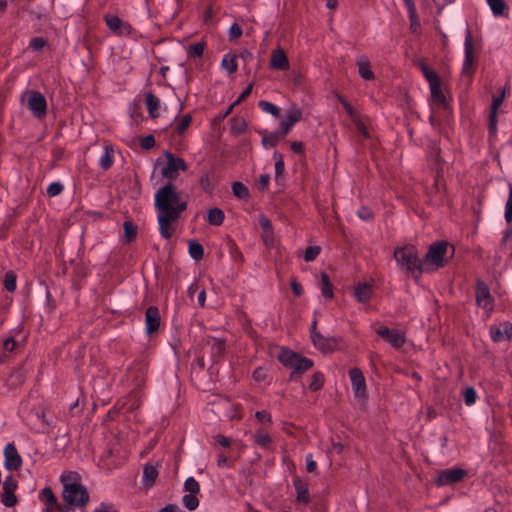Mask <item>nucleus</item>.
Returning a JSON list of instances; mask_svg holds the SVG:
<instances>
[{
	"label": "nucleus",
	"instance_id": "nucleus-1",
	"mask_svg": "<svg viewBox=\"0 0 512 512\" xmlns=\"http://www.w3.org/2000/svg\"><path fill=\"white\" fill-rule=\"evenodd\" d=\"M154 205L160 234L169 239L175 231L174 224L187 208V200L174 184L168 182L155 193Z\"/></svg>",
	"mask_w": 512,
	"mask_h": 512
},
{
	"label": "nucleus",
	"instance_id": "nucleus-2",
	"mask_svg": "<svg viewBox=\"0 0 512 512\" xmlns=\"http://www.w3.org/2000/svg\"><path fill=\"white\" fill-rule=\"evenodd\" d=\"M393 255L401 269L412 275L422 273L421 262L414 246L397 247Z\"/></svg>",
	"mask_w": 512,
	"mask_h": 512
},
{
	"label": "nucleus",
	"instance_id": "nucleus-3",
	"mask_svg": "<svg viewBox=\"0 0 512 512\" xmlns=\"http://www.w3.org/2000/svg\"><path fill=\"white\" fill-rule=\"evenodd\" d=\"M279 361L284 365L291 369L293 372L291 377L293 378L296 374H301L302 372L310 369L313 366V361L309 358L302 357L299 354L284 349L278 355Z\"/></svg>",
	"mask_w": 512,
	"mask_h": 512
},
{
	"label": "nucleus",
	"instance_id": "nucleus-4",
	"mask_svg": "<svg viewBox=\"0 0 512 512\" xmlns=\"http://www.w3.org/2000/svg\"><path fill=\"white\" fill-rule=\"evenodd\" d=\"M64 500L72 506L83 507L89 502L87 489L80 483H65L63 489Z\"/></svg>",
	"mask_w": 512,
	"mask_h": 512
},
{
	"label": "nucleus",
	"instance_id": "nucleus-5",
	"mask_svg": "<svg viewBox=\"0 0 512 512\" xmlns=\"http://www.w3.org/2000/svg\"><path fill=\"white\" fill-rule=\"evenodd\" d=\"M166 164L161 169V175L170 182L177 178L179 171H186L187 164L184 159L175 157L171 152L164 153Z\"/></svg>",
	"mask_w": 512,
	"mask_h": 512
},
{
	"label": "nucleus",
	"instance_id": "nucleus-6",
	"mask_svg": "<svg viewBox=\"0 0 512 512\" xmlns=\"http://www.w3.org/2000/svg\"><path fill=\"white\" fill-rule=\"evenodd\" d=\"M25 96L27 97V107L31 113L38 119L45 117L47 102L44 95L38 91H28Z\"/></svg>",
	"mask_w": 512,
	"mask_h": 512
},
{
	"label": "nucleus",
	"instance_id": "nucleus-7",
	"mask_svg": "<svg viewBox=\"0 0 512 512\" xmlns=\"http://www.w3.org/2000/svg\"><path fill=\"white\" fill-rule=\"evenodd\" d=\"M376 333L395 349H400L406 342L405 334L397 329L381 326L376 330Z\"/></svg>",
	"mask_w": 512,
	"mask_h": 512
},
{
	"label": "nucleus",
	"instance_id": "nucleus-8",
	"mask_svg": "<svg viewBox=\"0 0 512 512\" xmlns=\"http://www.w3.org/2000/svg\"><path fill=\"white\" fill-rule=\"evenodd\" d=\"M464 49L465 57L462 66V74L471 77L473 74L474 47L471 31L469 29H467L465 33Z\"/></svg>",
	"mask_w": 512,
	"mask_h": 512
},
{
	"label": "nucleus",
	"instance_id": "nucleus-9",
	"mask_svg": "<svg viewBox=\"0 0 512 512\" xmlns=\"http://www.w3.org/2000/svg\"><path fill=\"white\" fill-rule=\"evenodd\" d=\"M475 293L477 305L487 311H492L493 298L488 286L483 281H477Z\"/></svg>",
	"mask_w": 512,
	"mask_h": 512
},
{
	"label": "nucleus",
	"instance_id": "nucleus-10",
	"mask_svg": "<svg viewBox=\"0 0 512 512\" xmlns=\"http://www.w3.org/2000/svg\"><path fill=\"white\" fill-rule=\"evenodd\" d=\"M467 472L462 468L445 469L437 477L438 485H450L461 481Z\"/></svg>",
	"mask_w": 512,
	"mask_h": 512
},
{
	"label": "nucleus",
	"instance_id": "nucleus-11",
	"mask_svg": "<svg viewBox=\"0 0 512 512\" xmlns=\"http://www.w3.org/2000/svg\"><path fill=\"white\" fill-rule=\"evenodd\" d=\"M352 389L355 397L363 398L366 396V384L362 371L359 368H352L349 371Z\"/></svg>",
	"mask_w": 512,
	"mask_h": 512
},
{
	"label": "nucleus",
	"instance_id": "nucleus-12",
	"mask_svg": "<svg viewBox=\"0 0 512 512\" xmlns=\"http://www.w3.org/2000/svg\"><path fill=\"white\" fill-rule=\"evenodd\" d=\"M17 489V481L13 477H7L3 482L2 503L6 507H13L17 503L15 490Z\"/></svg>",
	"mask_w": 512,
	"mask_h": 512
},
{
	"label": "nucleus",
	"instance_id": "nucleus-13",
	"mask_svg": "<svg viewBox=\"0 0 512 512\" xmlns=\"http://www.w3.org/2000/svg\"><path fill=\"white\" fill-rule=\"evenodd\" d=\"M447 250V243L446 242H436L433 243L426 256L425 260L428 262H431L437 266L443 265V257Z\"/></svg>",
	"mask_w": 512,
	"mask_h": 512
},
{
	"label": "nucleus",
	"instance_id": "nucleus-14",
	"mask_svg": "<svg viewBox=\"0 0 512 512\" xmlns=\"http://www.w3.org/2000/svg\"><path fill=\"white\" fill-rule=\"evenodd\" d=\"M490 336L494 342L509 340L512 337V324L510 322H503L499 325H492L490 327Z\"/></svg>",
	"mask_w": 512,
	"mask_h": 512
},
{
	"label": "nucleus",
	"instance_id": "nucleus-15",
	"mask_svg": "<svg viewBox=\"0 0 512 512\" xmlns=\"http://www.w3.org/2000/svg\"><path fill=\"white\" fill-rule=\"evenodd\" d=\"M5 467L8 470H17L22 465V458L14 444L9 443L4 449Z\"/></svg>",
	"mask_w": 512,
	"mask_h": 512
},
{
	"label": "nucleus",
	"instance_id": "nucleus-16",
	"mask_svg": "<svg viewBox=\"0 0 512 512\" xmlns=\"http://www.w3.org/2000/svg\"><path fill=\"white\" fill-rule=\"evenodd\" d=\"M312 342L314 346L323 353L333 351L338 344V340L336 338H325L319 332H313Z\"/></svg>",
	"mask_w": 512,
	"mask_h": 512
},
{
	"label": "nucleus",
	"instance_id": "nucleus-17",
	"mask_svg": "<svg viewBox=\"0 0 512 512\" xmlns=\"http://www.w3.org/2000/svg\"><path fill=\"white\" fill-rule=\"evenodd\" d=\"M302 118V111L297 106H292L289 110L286 112V118L281 122L280 130L282 133L287 135V133L290 131L292 126L299 122Z\"/></svg>",
	"mask_w": 512,
	"mask_h": 512
},
{
	"label": "nucleus",
	"instance_id": "nucleus-18",
	"mask_svg": "<svg viewBox=\"0 0 512 512\" xmlns=\"http://www.w3.org/2000/svg\"><path fill=\"white\" fill-rule=\"evenodd\" d=\"M145 326L147 334H152L159 329L160 312L157 307L150 306L145 313Z\"/></svg>",
	"mask_w": 512,
	"mask_h": 512
},
{
	"label": "nucleus",
	"instance_id": "nucleus-19",
	"mask_svg": "<svg viewBox=\"0 0 512 512\" xmlns=\"http://www.w3.org/2000/svg\"><path fill=\"white\" fill-rule=\"evenodd\" d=\"M259 225L262 229V240L267 247L274 245V231L271 221L263 214L259 215Z\"/></svg>",
	"mask_w": 512,
	"mask_h": 512
},
{
	"label": "nucleus",
	"instance_id": "nucleus-20",
	"mask_svg": "<svg viewBox=\"0 0 512 512\" xmlns=\"http://www.w3.org/2000/svg\"><path fill=\"white\" fill-rule=\"evenodd\" d=\"M105 21L111 31L119 35L129 34L131 27L115 15H106Z\"/></svg>",
	"mask_w": 512,
	"mask_h": 512
},
{
	"label": "nucleus",
	"instance_id": "nucleus-21",
	"mask_svg": "<svg viewBox=\"0 0 512 512\" xmlns=\"http://www.w3.org/2000/svg\"><path fill=\"white\" fill-rule=\"evenodd\" d=\"M270 67L276 70H287L289 68V61L283 49L278 48L272 51Z\"/></svg>",
	"mask_w": 512,
	"mask_h": 512
},
{
	"label": "nucleus",
	"instance_id": "nucleus-22",
	"mask_svg": "<svg viewBox=\"0 0 512 512\" xmlns=\"http://www.w3.org/2000/svg\"><path fill=\"white\" fill-rule=\"evenodd\" d=\"M206 346L210 348L211 358L214 363L223 356L225 351V341L223 339L208 338Z\"/></svg>",
	"mask_w": 512,
	"mask_h": 512
},
{
	"label": "nucleus",
	"instance_id": "nucleus-23",
	"mask_svg": "<svg viewBox=\"0 0 512 512\" xmlns=\"http://www.w3.org/2000/svg\"><path fill=\"white\" fill-rule=\"evenodd\" d=\"M358 73L364 80H373L375 75L371 70V64L367 56L359 55L356 58Z\"/></svg>",
	"mask_w": 512,
	"mask_h": 512
},
{
	"label": "nucleus",
	"instance_id": "nucleus-24",
	"mask_svg": "<svg viewBox=\"0 0 512 512\" xmlns=\"http://www.w3.org/2000/svg\"><path fill=\"white\" fill-rule=\"evenodd\" d=\"M431 91V99L436 105L447 108V98L441 88V80L429 85Z\"/></svg>",
	"mask_w": 512,
	"mask_h": 512
},
{
	"label": "nucleus",
	"instance_id": "nucleus-25",
	"mask_svg": "<svg viewBox=\"0 0 512 512\" xmlns=\"http://www.w3.org/2000/svg\"><path fill=\"white\" fill-rule=\"evenodd\" d=\"M372 295V287L370 284L364 282L359 283L354 290V297L361 303H366Z\"/></svg>",
	"mask_w": 512,
	"mask_h": 512
},
{
	"label": "nucleus",
	"instance_id": "nucleus-26",
	"mask_svg": "<svg viewBox=\"0 0 512 512\" xmlns=\"http://www.w3.org/2000/svg\"><path fill=\"white\" fill-rule=\"evenodd\" d=\"M253 440L254 442L256 443V445H258L259 447L263 448V449H271V445H272V438L271 436L266 433L264 430L262 429H259L255 432V434L253 435Z\"/></svg>",
	"mask_w": 512,
	"mask_h": 512
},
{
	"label": "nucleus",
	"instance_id": "nucleus-27",
	"mask_svg": "<svg viewBox=\"0 0 512 512\" xmlns=\"http://www.w3.org/2000/svg\"><path fill=\"white\" fill-rule=\"evenodd\" d=\"M145 103H146V107H147L149 116L151 118H156L158 116L157 111L160 106L159 98L151 92L147 93L145 95Z\"/></svg>",
	"mask_w": 512,
	"mask_h": 512
},
{
	"label": "nucleus",
	"instance_id": "nucleus-28",
	"mask_svg": "<svg viewBox=\"0 0 512 512\" xmlns=\"http://www.w3.org/2000/svg\"><path fill=\"white\" fill-rule=\"evenodd\" d=\"M417 66L421 70L423 76L425 77L429 85L440 80L438 74L433 69H431L423 60H418Z\"/></svg>",
	"mask_w": 512,
	"mask_h": 512
},
{
	"label": "nucleus",
	"instance_id": "nucleus-29",
	"mask_svg": "<svg viewBox=\"0 0 512 512\" xmlns=\"http://www.w3.org/2000/svg\"><path fill=\"white\" fill-rule=\"evenodd\" d=\"M158 470L151 464H146L143 470V482L145 486L151 487L158 477Z\"/></svg>",
	"mask_w": 512,
	"mask_h": 512
},
{
	"label": "nucleus",
	"instance_id": "nucleus-30",
	"mask_svg": "<svg viewBox=\"0 0 512 512\" xmlns=\"http://www.w3.org/2000/svg\"><path fill=\"white\" fill-rule=\"evenodd\" d=\"M505 97V92L503 91L499 96L494 97L491 104V113L489 116L490 119V130H495L496 128V112L497 109L501 106L503 103Z\"/></svg>",
	"mask_w": 512,
	"mask_h": 512
},
{
	"label": "nucleus",
	"instance_id": "nucleus-31",
	"mask_svg": "<svg viewBox=\"0 0 512 512\" xmlns=\"http://www.w3.org/2000/svg\"><path fill=\"white\" fill-rule=\"evenodd\" d=\"M123 406L128 412L135 411L141 406V394L137 390H133Z\"/></svg>",
	"mask_w": 512,
	"mask_h": 512
},
{
	"label": "nucleus",
	"instance_id": "nucleus-32",
	"mask_svg": "<svg viewBox=\"0 0 512 512\" xmlns=\"http://www.w3.org/2000/svg\"><path fill=\"white\" fill-rule=\"evenodd\" d=\"M129 378L132 380V382L134 383L136 388L141 387L145 382L143 366L138 365V366L133 367L129 371Z\"/></svg>",
	"mask_w": 512,
	"mask_h": 512
},
{
	"label": "nucleus",
	"instance_id": "nucleus-33",
	"mask_svg": "<svg viewBox=\"0 0 512 512\" xmlns=\"http://www.w3.org/2000/svg\"><path fill=\"white\" fill-rule=\"evenodd\" d=\"M285 134L282 133V131L279 129L277 131H274L270 134L264 135L262 138L263 145L274 147L277 145L279 141L285 138Z\"/></svg>",
	"mask_w": 512,
	"mask_h": 512
},
{
	"label": "nucleus",
	"instance_id": "nucleus-34",
	"mask_svg": "<svg viewBox=\"0 0 512 512\" xmlns=\"http://www.w3.org/2000/svg\"><path fill=\"white\" fill-rule=\"evenodd\" d=\"M189 254L194 260H201L204 256L203 246L196 240L188 241Z\"/></svg>",
	"mask_w": 512,
	"mask_h": 512
},
{
	"label": "nucleus",
	"instance_id": "nucleus-35",
	"mask_svg": "<svg viewBox=\"0 0 512 512\" xmlns=\"http://www.w3.org/2000/svg\"><path fill=\"white\" fill-rule=\"evenodd\" d=\"M321 293L325 298L332 299L333 298V286L329 279V276L326 273H321Z\"/></svg>",
	"mask_w": 512,
	"mask_h": 512
},
{
	"label": "nucleus",
	"instance_id": "nucleus-36",
	"mask_svg": "<svg viewBox=\"0 0 512 512\" xmlns=\"http://www.w3.org/2000/svg\"><path fill=\"white\" fill-rule=\"evenodd\" d=\"M494 16L499 17L505 15L507 5L504 0H486Z\"/></svg>",
	"mask_w": 512,
	"mask_h": 512
},
{
	"label": "nucleus",
	"instance_id": "nucleus-37",
	"mask_svg": "<svg viewBox=\"0 0 512 512\" xmlns=\"http://www.w3.org/2000/svg\"><path fill=\"white\" fill-rule=\"evenodd\" d=\"M224 218V212L219 208H212L208 211L207 220L211 225H221L224 221Z\"/></svg>",
	"mask_w": 512,
	"mask_h": 512
},
{
	"label": "nucleus",
	"instance_id": "nucleus-38",
	"mask_svg": "<svg viewBox=\"0 0 512 512\" xmlns=\"http://www.w3.org/2000/svg\"><path fill=\"white\" fill-rule=\"evenodd\" d=\"M124 238L127 243L133 241L137 236V226L131 221H125L123 224Z\"/></svg>",
	"mask_w": 512,
	"mask_h": 512
},
{
	"label": "nucleus",
	"instance_id": "nucleus-39",
	"mask_svg": "<svg viewBox=\"0 0 512 512\" xmlns=\"http://www.w3.org/2000/svg\"><path fill=\"white\" fill-rule=\"evenodd\" d=\"M182 504L185 508H187L190 511H193L198 508L199 506V500L196 497V494H186L182 497Z\"/></svg>",
	"mask_w": 512,
	"mask_h": 512
},
{
	"label": "nucleus",
	"instance_id": "nucleus-40",
	"mask_svg": "<svg viewBox=\"0 0 512 512\" xmlns=\"http://www.w3.org/2000/svg\"><path fill=\"white\" fill-rule=\"evenodd\" d=\"M205 47H206V44L204 42L194 43L189 46L187 53H188L189 57H192V58L201 57L204 53Z\"/></svg>",
	"mask_w": 512,
	"mask_h": 512
},
{
	"label": "nucleus",
	"instance_id": "nucleus-41",
	"mask_svg": "<svg viewBox=\"0 0 512 512\" xmlns=\"http://www.w3.org/2000/svg\"><path fill=\"white\" fill-rule=\"evenodd\" d=\"M222 67L227 70L230 74L236 72L237 62L234 56L225 55L221 62Z\"/></svg>",
	"mask_w": 512,
	"mask_h": 512
},
{
	"label": "nucleus",
	"instance_id": "nucleus-42",
	"mask_svg": "<svg viewBox=\"0 0 512 512\" xmlns=\"http://www.w3.org/2000/svg\"><path fill=\"white\" fill-rule=\"evenodd\" d=\"M258 106L260 107V109L262 111L269 113L273 116L277 117L280 114V109L271 102L261 100V101H259Z\"/></svg>",
	"mask_w": 512,
	"mask_h": 512
},
{
	"label": "nucleus",
	"instance_id": "nucleus-43",
	"mask_svg": "<svg viewBox=\"0 0 512 512\" xmlns=\"http://www.w3.org/2000/svg\"><path fill=\"white\" fill-rule=\"evenodd\" d=\"M184 490L190 494H198L200 485L194 477H188L184 482Z\"/></svg>",
	"mask_w": 512,
	"mask_h": 512
},
{
	"label": "nucleus",
	"instance_id": "nucleus-44",
	"mask_svg": "<svg viewBox=\"0 0 512 512\" xmlns=\"http://www.w3.org/2000/svg\"><path fill=\"white\" fill-rule=\"evenodd\" d=\"M232 191L233 194L239 199H244L249 195L247 187L241 182H234L232 184Z\"/></svg>",
	"mask_w": 512,
	"mask_h": 512
},
{
	"label": "nucleus",
	"instance_id": "nucleus-45",
	"mask_svg": "<svg viewBox=\"0 0 512 512\" xmlns=\"http://www.w3.org/2000/svg\"><path fill=\"white\" fill-rule=\"evenodd\" d=\"M247 129V124L244 119H231V131L235 135L242 134Z\"/></svg>",
	"mask_w": 512,
	"mask_h": 512
},
{
	"label": "nucleus",
	"instance_id": "nucleus-46",
	"mask_svg": "<svg viewBox=\"0 0 512 512\" xmlns=\"http://www.w3.org/2000/svg\"><path fill=\"white\" fill-rule=\"evenodd\" d=\"M111 153L112 150L105 146L104 153L99 160V164L104 170L109 169L113 163Z\"/></svg>",
	"mask_w": 512,
	"mask_h": 512
},
{
	"label": "nucleus",
	"instance_id": "nucleus-47",
	"mask_svg": "<svg viewBox=\"0 0 512 512\" xmlns=\"http://www.w3.org/2000/svg\"><path fill=\"white\" fill-rule=\"evenodd\" d=\"M295 487L297 490V499L300 502L308 503L309 502L308 489L300 482L295 483Z\"/></svg>",
	"mask_w": 512,
	"mask_h": 512
},
{
	"label": "nucleus",
	"instance_id": "nucleus-48",
	"mask_svg": "<svg viewBox=\"0 0 512 512\" xmlns=\"http://www.w3.org/2000/svg\"><path fill=\"white\" fill-rule=\"evenodd\" d=\"M4 286L9 292H13L16 289V276L13 272L5 274Z\"/></svg>",
	"mask_w": 512,
	"mask_h": 512
},
{
	"label": "nucleus",
	"instance_id": "nucleus-49",
	"mask_svg": "<svg viewBox=\"0 0 512 512\" xmlns=\"http://www.w3.org/2000/svg\"><path fill=\"white\" fill-rule=\"evenodd\" d=\"M504 217L508 223L512 222V185L509 186V196L505 205Z\"/></svg>",
	"mask_w": 512,
	"mask_h": 512
},
{
	"label": "nucleus",
	"instance_id": "nucleus-50",
	"mask_svg": "<svg viewBox=\"0 0 512 512\" xmlns=\"http://www.w3.org/2000/svg\"><path fill=\"white\" fill-rule=\"evenodd\" d=\"M463 396H464V402L468 406L474 404L475 401H476V397H477L476 396V391L472 387H467L464 390Z\"/></svg>",
	"mask_w": 512,
	"mask_h": 512
},
{
	"label": "nucleus",
	"instance_id": "nucleus-51",
	"mask_svg": "<svg viewBox=\"0 0 512 512\" xmlns=\"http://www.w3.org/2000/svg\"><path fill=\"white\" fill-rule=\"evenodd\" d=\"M64 187L60 182H53L47 188V194L50 197L58 196L62 193Z\"/></svg>",
	"mask_w": 512,
	"mask_h": 512
},
{
	"label": "nucleus",
	"instance_id": "nucleus-52",
	"mask_svg": "<svg viewBox=\"0 0 512 512\" xmlns=\"http://www.w3.org/2000/svg\"><path fill=\"white\" fill-rule=\"evenodd\" d=\"M320 253V247L319 246H309L304 254V259L307 262L313 261Z\"/></svg>",
	"mask_w": 512,
	"mask_h": 512
},
{
	"label": "nucleus",
	"instance_id": "nucleus-53",
	"mask_svg": "<svg viewBox=\"0 0 512 512\" xmlns=\"http://www.w3.org/2000/svg\"><path fill=\"white\" fill-rule=\"evenodd\" d=\"M323 385V375L320 373H315L312 377V381L309 384V388L312 391L319 390Z\"/></svg>",
	"mask_w": 512,
	"mask_h": 512
},
{
	"label": "nucleus",
	"instance_id": "nucleus-54",
	"mask_svg": "<svg viewBox=\"0 0 512 512\" xmlns=\"http://www.w3.org/2000/svg\"><path fill=\"white\" fill-rule=\"evenodd\" d=\"M46 45V40L42 37H35L30 40L29 47L34 51H40Z\"/></svg>",
	"mask_w": 512,
	"mask_h": 512
},
{
	"label": "nucleus",
	"instance_id": "nucleus-55",
	"mask_svg": "<svg viewBox=\"0 0 512 512\" xmlns=\"http://www.w3.org/2000/svg\"><path fill=\"white\" fill-rule=\"evenodd\" d=\"M41 493L43 495L44 500L46 501V503L48 505H51V506L56 505L57 499L50 488H48V487L44 488Z\"/></svg>",
	"mask_w": 512,
	"mask_h": 512
},
{
	"label": "nucleus",
	"instance_id": "nucleus-56",
	"mask_svg": "<svg viewBox=\"0 0 512 512\" xmlns=\"http://www.w3.org/2000/svg\"><path fill=\"white\" fill-rule=\"evenodd\" d=\"M191 121L192 117L190 115H185L176 127L177 133L182 134L188 128Z\"/></svg>",
	"mask_w": 512,
	"mask_h": 512
},
{
	"label": "nucleus",
	"instance_id": "nucleus-57",
	"mask_svg": "<svg viewBox=\"0 0 512 512\" xmlns=\"http://www.w3.org/2000/svg\"><path fill=\"white\" fill-rule=\"evenodd\" d=\"M255 417L262 423L271 424V415L266 410L257 411Z\"/></svg>",
	"mask_w": 512,
	"mask_h": 512
},
{
	"label": "nucleus",
	"instance_id": "nucleus-58",
	"mask_svg": "<svg viewBox=\"0 0 512 512\" xmlns=\"http://www.w3.org/2000/svg\"><path fill=\"white\" fill-rule=\"evenodd\" d=\"M155 145V139L152 135L145 136L141 139V147L143 149H151Z\"/></svg>",
	"mask_w": 512,
	"mask_h": 512
},
{
	"label": "nucleus",
	"instance_id": "nucleus-59",
	"mask_svg": "<svg viewBox=\"0 0 512 512\" xmlns=\"http://www.w3.org/2000/svg\"><path fill=\"white\" fill-rule=\"evenodd\" d=\"M411 20L416 18V8L413 0H403Z\"/></svg>",
	"mask_w": 512,
	"mask_h": 512
},
{
	"label": "nucleus",
	"instance_id": "nucleus-60",
	"mask_svg": "<svg viewBox=\"0 0 512 512\" xmlns=\"http://www.w3.org/2000/svg\"><path fill=\"white\" fill-rule=\"evenodd\" d=\"M242 35V29L236 23H234L229 29V37L230 39L239 38Z\"/></svg>",
	"mask_w": 512,
	"mask_h": 512
},
{
	"label": "nucleus",
	"instance_id": "nucleus-61",
	"mask_svg": "<svg viewBox=\"0 0 512 512\" xmlns=\"http://www.w3.org/2000/svg\"><path fill=\"white\" fill-rule=\"evenodd\" d=\"M357 130L359 133H361L364 137H369V133H368V130L366 128V126L364 125V123L358 118H356V120H353Z\"/></svg>",
	"mask_w": 512,
	"mask_h": 512
},
{
	"label": "nucleus",
	"instance_id": "nucleus-62",
	"mask_svg": "<svg viewBox=\"0 0 512 512\" xmlns=\"http://www.w3.org/2000/svg\"><path fill=\"white\" fill-rule=\"evenodd\" d=\"M252 89H253V85L250 84L248 85L244 90L243 92L239 95V97L237 98V100L234 102V105H238L240 104L246 97H248L251 92H252Z\"/></svg>",
	"mask_w": 512,
	"mask_h": 512
},
{
	"label": "nucleus",
	"instance_id": "nucleus-63",
	"mask_svg": "<svg viewBox=\"0 0 512 512\" xmlns=\"http://www.w3.org/2000/svg\"><path fill=\"white\" fill-rule=\"evenodd\" d=\"M17 345V342L14 338L10 337L4 341L3 348L5 351L12 352Z\"/></svg>",
	"mask_w": 512,
	"mask_h": 512
},
{
	"label": "nucleus",
	"instance_id": "nucleus-64",
	"mask_svg": "<svg viewBox=\"0 0 512 512\" xmlns=\"http://www.w3.org/2000/svg\"><path fill=\"white\" fill-rule=\"evenodd\" d=\"M94 512H118L112 504L101 503L100 508Z\"/></svg>",
	"mask_w": 512,
	"mask_h": 512
}]
</instances>
